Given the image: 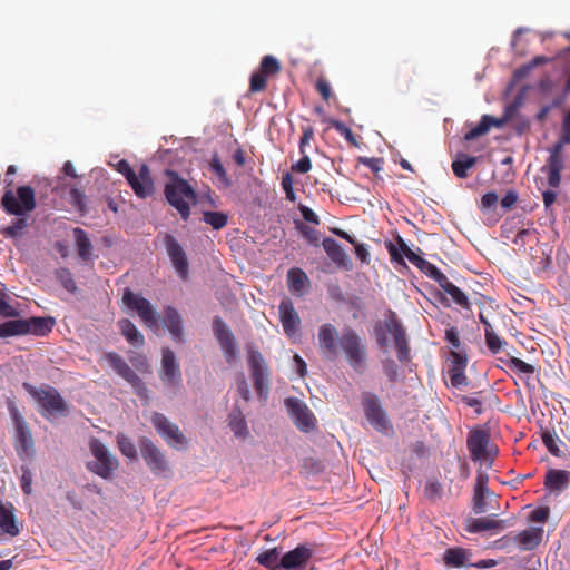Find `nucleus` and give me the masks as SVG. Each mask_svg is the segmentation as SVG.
I'll return each mask as SVG.
<instances>
[{"label": "nucleus", "instance_id": "obj_38", "mask_svg": "<svg viewBox=\"0 0 570 570\" xmlns=\"http://www.w3.org/2000/svg\"><path fill=\"white\" fill-rule=\"evenodd\" d=\"M29 334L45 336L52 331L55 320L52 317H30L27 318Z\"/></svg>", "mask_w": 570, "mask_h": 570}, {"label": "nucleus", "instance_id": "obj_39", "mask_svg": "<svg viewBox=\"0 0 570 570\" xmlns=\"http://www.w3.org/2000/svg\"><path fill=\"white\" fill-rule=\"evenodd\" d=\"M476 163V157L465 154H459L456 159L452 163V170L459 178H466L468 170L471 169Z\"/></svg>", "mask_w": 570, "mask_h": 570}, {"label": "nucleus", "instance_id": "obj_15", "mask_svg": "<svg viewBox=\"0 0 570 570\" xmlns=\"http://www.w3.org/2000/svg\"><path fill=\"white\" fill-rule=\"evenodd\" d=\"M542 535V528H529L517 534L509 533L507 535H503L501 539L498 540V543L500 544L501 548L518 546L522 550H533L540 544Z\"/></svg>", "mask_w": 570, "mask_h": 570}, {"label": "nucleus", "instance_id": "obj_41", "mask_svg": "<svg viewBox=\"0 0 570 570\" xmlns=\"http://www.w3.org/2000/svg\"><path fill=\"white\" fill-rule=\"evenodd\" d=\"M203 220L210 225L213 229L219 230L227 225L228 215L223 212L205 210L203 213Z\"/></svg>", "mask_w": 570, "mask_h": 570}, {"label": "nucleus", "instance_id": "obj_33", "mask_svg": "<svg viewBox=\"0 0 570 570\" xmlns=\"http://www.w3.org/2000/svg\"><path fill=\"white\" fill-rule=\"evenodd\" d=\"M397 244H399L400 249L391 242L386 246L389 249L391 259L394 262H397V263H403V255H404L413 265H416V263L420 261L421 256L415 254L401 237L397 238Z\"/></svg>", "mask_w": 570, "mask_h": 570}, {"label": "nucleus", "instance_id": "obj_6", "mask_svg": "<svg viewBox=\"0 0 570 570\" xmlns=\"http://www.w3.org/2000/svg\"><path fill=\"white\" fill-rule=\"evenodd\" d=\"M117 170L126 177L128 184L138 197L146 198L153 195L154 181L147 165H141L138 174H136L129 163L121 159L117 164Z\"/></svg>", "mask_w": 570, "mask_h": 570}, {"label": "nucleus", "instance_id": "obj_58", "mask_svg": "<svg viewBox=\"0 0 570 570\" xmlns=\"http://www.w3.org/2000/svg\"><path fill=\"white\" fill-rule=\"evenodd\" d=\"M490 495L491 494H488V493H474L473 494L472 509H473L474 513L481 514V513L487 512L488 508H487L485 498L490 497Z\"/></svg>", "mask_w": 570, "mask_h": 570}, {"label": "nucleus", "instance_id": "obj_47", "mask_svg": "<svg viewBox=\"0 0 570 570\" xmlns=\"http://www.w3.org/2000/svg\"><path fill=\"white\" fill-rule=\"evenodd\" d=\"M313 138H314L313 128L309 126L305 127L303 130V134L299 138V144H298L301 156L309 155L313 151V149H314V146L312 144Z\"/></svg>", "mask_w": 570, "mask_h": 570}, {"label": "nucleus", "instance_id": "obj_37", "mask_svg": "<svg viewBox=\"0 0 570 570\" xmlns=\"http://www.w3.org/2000/svg\"><path fill=\"white\" fill-rule=\"evenodd\" d=\"M29 334V327L26 320H12L0 324V337H11Z\"/></svg>", "mask_w": 570, "mask_h": 570}, {"label": "nucleus", "instance_id": "obj_54", "mask_svg": "<svg viewBox=\"0 0 570 570\" xmlns=\"http://www.w3.org/2000/svg\"><path fill=\"white\" fill-rule=\"evenodd\" d=\"M312 168V161L309 155H303L297 161H294L291 166L292 174H306Z\"/></svg>", "mask_w": 570, "mask_h": 570}, {"label": "nucleus", "instance_id": "obj_44", "mask_svg": "<svg viewBox=\"0 0 570 570\" xmlns=\"http://www.w3.org/2000/svg\"><path fill=\"white\" fill-rule=\"evenodd\" d=\"M117 444H118V449L122 455L127 456L130 460L137 459L136 445L132 443V441L128 436H126L124 434H119L117 436Z\"/></svg>", "mask_w": 570, "mask_h": 570}, {"label": "nucleus", "instance_id": "obj_43", "mask_svg": "<svg viewBox=\"0 0 570 570\" xmlns=\"http://www.w3.org/2000/svg\"><path fill=\"white\" fill-rule=\"evenodd\" d=\"M507 366L518 373V374H525V375H532L535 373V367L524 361H522L521 358H518V357H514V356H511L507 362H505Z\"/></svg>", "mask_w": 570, "mask_h": 570}, {"label": "nucleus", "instance_id": "obj_8", "mask_svg": "<svg viewBox=\"0 0 570 570\" xmlns=\"http://www.w3.org/2000/svg\"><path fill=\"white\" fill-rule=\"evenodd\" d=\"M247 363L257 394L266 400L269 390V372L265 360L258 351L249 347Z\"/></svg>", "mask_w": 570, "mask_h": 570}, {"label": "nucleus", "instance_id": "obj_62", "mask_svg": "<svg viewBox=\"0 0 570 570\" xmlns=\"http://www.w3.org/2000/svg\"><path fill=\"white\" fill-rule=\"evenodd\" d=\"M21 489L24 494H30L32 491L31 483H32V473L28 468H22V475H21Z\"/></svg>", "mask_w": 570, "mask_h": 570}, {"label": "nucleus", "instance_id": "obj_57", "mask_svg": "<svg viewBox=\"0 0 570 570\" xmlns=\"http://www.w3.org/2000/svg\"><path fill=\"white\" fill-rule=\"evenodd\" d=\"M415 266L431 279H434L436 275L441 272L434 264L430 263L429 261L422 257L420 258Z\"/></svg>", "mask_w": 570, "mask_h": 570}, {"label": "nucleus", "instance_id": "obj_23", "mask_svg": "<svg viewBox=\"0 0 570 570\" xmlns=\"http://www.w3.org/2000/svg\"><path fill=\"white\" fill-rule=\"evenodd\" d=\"M386 330L393 336L397 358L400 362L410 360V348L407 345L406 334L402 324L394 317V315L386 322Z\"/></svg>", "mask_w": 570, "mask_h": 570}, {"label": "nucleus", "instance_id": "obj_24", "mask_svg": "<svg viewBox=\"0 0 570 570\" xmlns=\"http://www.w3.org/2000/svg\"><path fill=\"white\" fill-rule=\"evenodd\" d=\"M495 514L476 519H469L465 524V531L469 533H480L484 531H501L505 528V521L495 518Z\"/></svg>", "mask_w": 570, "mask_h": 570}, {"label": "nucleus", "instance_id": "obj_48", "mask_svg": "<svg viewBox=\"0 0 570 570\" xmlns=\"http://www.w3.org/2000/svg\"><path fill=\"white\" fill-rule=\"evenodd\" d=\"M301 326V318L293 304L287 301V336H293Z\"/></svg>", "mask_w": 570, "mask_h": 570}, {"label": "nucleus", "instance_id": "obj_7", "mask_svg": "<svg viewBox=\"0 0 570 570\" xmlns=\"http://www.w3.org/2000/svg\"><path fill=\"white\" fill-rule=\"evenodd\" d=\"M124 305L136 312L141 322L149 328H156L158 324V313L151 303L141 295L126 288L122 295Z\"/></svg>", "mask_w": 570, "mask_h": 570}, {"label": "nucleus", "instance_id": "obj_3", "mask_svg": "<svg viewBox=\"0 0 570 570\" xmlns=\"http://www.w3.org/2000/svg\"><path fill=\"white\" fill-rule=\"evenodd\" d=\"M169 181L165 185V196L167 202L175 207L184 220L190 215V203L196 200V193L193 187L177 173L167 170Z\"/></svg>", "mask_w": 570, "mask_h": 570}, {"label": "nucleus", "instance_id": "obj_40", "mask_svg": "<svg viewBox=\"0 0 570 570\" xmlns=\"http://www.w3.org/2000/svg\"><path fill=\"white\" fill-rule=\"evenodd\" d=\"M295 229L313 246L320 245V232L314 227L304 224L301 219L293 217Z\"/></svg>", "mask_w": 570, "mask_h": 570}, {"label": "nucleus", "instance_id": "obj_17", "mask_svg": "<svg viewBox=\"0 0 570 570\" xmlns=\"http://www.w3.org/2000/svg\"><path fill=\"white\" fill-rule=\"evenodd\" d=\"M282 66L279 61L273 56H265L258 70L254 71L249 80V91L261 92L266 88V81L281 72Z\"/></svg>", "mask_w": 570, "mask_h": 570}, {"label": "nucleus", "instance_id": "obj_60", "mask_svg": "<svg viewBox=\"0 0 570 570\" xmlns=\"http://www.w3.org/2000/svg\"><path fill=\"white\" fill-rule=\"evenodd\" d=\"M210 169L213 170V173H215L218 178L225 183L226 185H229V180L227 178V174H226V170L223 166V164L220 163V160L217 158V157H214L210 161Z\"/></svg>", "mask_w": 570, "mask_h": 570}, {"label": "nucleus", "instance_id": "obj_52", "mask_svg": "<svg viewBox=\"0 0 570 570\" xmlns=\"http://www.w3.org/2000/svg\"><path fill=\"white\" fill-rule=\"evenodd\" d=\"M444 338L450 345L451 352L462 350L460 334L455 326H451L445 330Z\"/></svg>", "mask_w": 570, "mask_h": 570}, {"label": "nucleus", "instance_id": "obj_14", "mask_svg": "<svg viewBox=\"0 0 570 570\" xmlns=\"http://www.w3.org/2000/svg\"><path fill=\"white\" fill-rule=\"evenodd\" d=\"M564 144L559 139L549 148V157L547 164L542 167V171L547 173L548 185L551 188H558L561 184V173L564 169Z\"/></svg>", "mask_w": 570, "mask_h": 570}, {"label": "nucleus", "instance_id": "obj_36", "mask_svg": "<svg viewBox=\"0 0 570 570\" xmlns=\"http://www.w3.org/2000/svg\"><path fill=\"white\" fill-rule=\"evenodd\" d=\"M257 561L259 564L272 570L285 569V554L281 556L277 549L264 551L257 557Z\"/></svg>", "mask_w": 570, "mask_h": 570}, {"label": "nucleus", "instance_id": "obj_50", "mask_svg": "<svg viewBox=\"0 0 570 570\" xmlns=\"http://www.w3.org/2000/svg\"><path fill=\"white\" fill-rule=\"evenodd\" d=\"M465 368H462L460 366L450 365V368L448 371L449 379L454 387H461L468 385V379L464 374Z\"/></svg>", "mask_w": 570, "mask_h": 570}, {"label": "nucleus", "instance_id": "obj_27", "mask_svg": "<svg viewBox=\"0 0 570 570\" xmlns=\"http://www.w3.org/2000/svg\"><path fill=\"white\" fill-rule=\"evenodd\" d=\"M287 284L291 293L298 297L306 295L311 288L307 274L298 267L287 271Z\"/></svg>", "mask_w": 570, "mask_h": 570}, {"label": "nucleus", "instance_id": "obj_28", "mask_svg": "<svg viewBox=\"0 0 570 570\" xmlns=\"http://www.w3.org/2000/svg\"><path fill=\"white\" fill-rule=\"evenodd\" d=\"M472 552L461 547L449 548L444 551L442 560L449 568L470 567Z\"/></svg>", "mask_w": 570, "mask_h": 570}, {"label": "nucleus", "instance_id": "obj_10", "mask_svg": "<svg viewBox=\"0 0 570 570\" xmlns=\"http://www.w3.org/2000/svg\"><path fill=\"white\" fill-rule=\"evenodd\" d=\"M138 445L144 461L155 475H166L169 472V464L164 452L151 440L142 438Z\"/></svg>", "mask_w": 570, "mask_h": 570}, {"label": "nucleus", "instance_id": "obj_34", "mask_svg": "<svg viewBox=\"0 0 570 570\" xmlns=\"http://www.w3.org/2000/svg\"><path fill=\"white\" fill-rule=\"evenodd\" d=\"M117 325L129 344L134 346L144 345V335L138 331L136 325L130 320L121 318L118 321Z\"/></svg>", "mask_w": 570, "mask_h": 570}, {"label": "nucleus", "instance_id": "obj_20", "mask_svg": "<svg viewBox=\"0 0 570 570\" xmlns=\"http://www.w3.org/2000/svg\"><path fill=\"white\" fill-rule=\"evenodd\" d=\"M315 544H298L291 551H287V570H313V556Z\"/></svg>", "mask_w": 570, "mask_h": 570}, {"label": "nucleus", "instance_id": "obj_56", "mask_svg": "<svg viewBox=\"0 0 570 570\" xmlns=\"http://www.w3.org/2000/svg\"><path fill=\"white\" fill-rule=\"evenodd\" d=\"M315 89L322 96L324 101H328L332 98L331 85L324 77L316 79Z\"/></svg>", "mask_w": 570, "mask_h": 570}, {"label": "nucleus", "instance_id": "obj_61", "mask_svg": "<svg viewBox=\"0 0 570 570\" xmlns=\"http://www.w3.org/2000/svg\"><path fill=\"white\" fill-rule=\"evenodd\" d=\"M498 200H499V197H498L497 193L489 191L482 196L481 203H480V208L482 210L490 209L498 204Z\"/></svg>", "mask_w": 570, "mask_h": 570}, {"label": "nucleus", "instance_id": "obj_49", "mask_svg": "<svg viewBox=\"0 0 570 570\" xmlns=\"http://www.w3.org/2000/svg\"><path fill=\"white\" fill-rule=\"evenodd\" d=\"M485 344L492 354H498L507 344L504 340L499 337L493 331L485 328Z\"/></svg>", "mask_w": 570, "mask_h": 570}, {"label": "nucleus", "instance_id": "obj_31", "mask_svg": "<svg viewBox=\"0 0 570 570\" xmlns=\"http://www.w3.org/2000/svg\"><path fill=\"white\" fill-rule=\"evenodd\" d=\"M503 124H504L503 119H498V118H494L489 115H483L481 117L480 122L475 127H473L472 129H470L469 131H466L464 134V139L466 141L474 140L478 137L485 135L491 129V127L499 128Z\"/></svg>", "mask_w": 570, "mask_h": 570}, {"label": "nucleus", "instance_id": "obj_46", "mask_svg": "<svg viewBox=\"0 0 570 570\" xmlns=\"http://www.w3.org/2000/svg\"><path fill=\"white\" fill-rule=\"evenodd\" d=\"M452 299L453 303H455L458 306H460L463 309H470L471 304L465 295L456 285L452 284L445 292Z\"/></svg>", "mask_w": 570, "mask_h": 570}, {"label": "nucleus", "instance_id": "obj_4", "mask_svg": "<svg viewBox=\"0 0 570 570\" xmlns=\"http://www.w3.org/2000/svg\"><path fill=\"white\" fill-rule=\"evenodd\" d=\"M23 387L39 403L42 409L41 414L45 417L68 415V404L55 387L45 386L37 389L29 383H24Z\"/></svg>", "mask_w": 570, "mask_h": 570}, {"label": "nucleus", "instance_id": "obj_12", "mask_svg": "<svg viewBox=\"0 0 570 570\" xmlns=\"http://www.w3.org/2000/svg\"><path fill=\"white\" fill-rule=\"evenodd\" d=\"M151 423L169 446L176 449L186 446L187 440L184 433L177 424L171 423L164 414L155 412L151 416Z\"/></svg>", "mask_w": 570, "mask_h": 570}, {"label": "nucleus", "instance_id": "obj_2", "mask_svg": "<svg viewBox=\"0 0 570 570\" xmlns=\"http://www.w3.org/2000/svg\"><path fill=\"white\" fill-rule=\"evenodd\" d=\"M0 206L7 214L18 217L2 229V235L7 238L20 237L29 225L26 215L37 206L35 189L31 186H19L16 193L12 189H6Z\"/></svg>", "mask_w": 570, "mask_h": 570}, {"label": "nucleus", "instance_id": "obj_59", "mask_svg": "<svg viewBox=\"0 0 570 570\" xmlns=\"http://www.w3.org/2000/svg\"><path fill=\"white\" fill-rule=\"evenodd\" d=\"M489 476L485 472H478L475 485H474V493H488L492 494V492L488 488Z\"/></svg>", "mask_w": 570, "mask_h": 570}, {"label": "nucleus", "instance_id": "obj_16", "mask_svg": "<svg viewBox=\"0 0 570 570\" xmlns=\"http://www.w3.org/2000/svg\"><path fill=\"white\" fill-rule=\"evenodd\" d=\"M11 416L16 429L14 448L19 456H31L35 452L31 431L16 407L11 410Z\"/></svg>", "mask_w": 570, "mask_h": 570}, {"label": "nucleus", "instance_id": "obj_21", "mask_svg": "<svg viewBox=\"0 0 570 570\" xmlns=\"http://www.w3.org/2000/svg\"><path fill=\"white\" fill-rule=\"evenodd\" d=\"M164 244L166 246L168 256L178 274V276L181 279L188 278V261L185 250L180 246V244L177 242V239L173 236L167 234L164 238Z\"/></svg>", "mask_w": 570, "mask_h": 570}, {"label": "nucleus", "instance_id": "obj_55", "mask_svg": "<svg viewBox=\"0 0 570 570\" xmlns=\"http://www.w3.org/2000/svg\"><path fill=\"white\" fill-rule=\"evenodd\" d=\"M383 372L390 382L394 383L399 380V367L393 360L386 358L383 361Z\"/></svg>", "mask_w": 570, "mask_h": 570}, {"label": "nucleus", "instance_id": "obj_51", "mask_svg": "<svg viewBox=\"0 0 570 570\" xmlns=\"http://www.w3.org/2000/svg\"><path fill=\"white\" fill-rule=\"evenodd\" d=\"M56 276L63 288H66L68 292L73 293L77 289L72 274L68 268H59L56 272Z\"/></svg>", "mask_w": 570, "mask_h": 570}, {"label": "nucleus", "instance_id": "obj_63", "mask_svg": "<svg viewBox=\"0 0 570 570\" xmlns=\"http://www.w3.org/2000/svg\"><path fill=\"white\" fill-rule=\"evenodd\" d=\"M549 507H540L534 509L530 514V520L533 522H546L549 518Z\"/></svg>", "mask_w": 570, "mask_h": 570}, {"label": "nucleus", "instance_id": "obj_25", "mask_svg": "<svg viewBox=\"0 0 570 570\" xmlns=\"http://www.w3.org/2000/svg\"><path fill=\"white\" fill-rule=\"evenodd\" d=\"M322 246L327 254V256L331 258V261L336 264L338 267L351 269L352 268V262L348 257V255L345 253L343 247L338 242H336L334 238L326 237L322 242Z\"/></svg>", "mask_w": 570, "mask_h": 570}, {"label": "nucleus", "instance_id": "obj_5", "mask_svg": "<svg viewBox=\"0 0 570 570\" xmlns=\"http://www.w3.org/2000/svg\"><path fill=\"white\" fill-rule=\"evenodd\" d=\"M89 449L95 456V461L87 464L88 470L102 479H110L119 465L117 458L97 438L90 439Z\"/></svg>", "mask_w": 570, "mask_h": 570}, {"label": "nucleus", "instance_id": "obj_26", "mask_svg": "<svg viewBox=\"0 0 570 570\" xmlns=\"http://www.w3.org/2000/svg\"><path fill=\"white\" fill-rule=\"evenodd\" d=\"M544 488L551 493L559 494L570 484V471L560 469L548 470L544 478Z\"/></svg>", "mask_w": 570, "mask_h": 570}, {"label": "nucleus", "instance_id": "obj_19", "mask_svg": "<svg viewBox=\"0 0 570 570\" xmlns=\"http://www.w3.org/2000/svg\"><path fill=\"white\" fill-rule=\"evenodd\" d=\"M159 376L163 383L171 389H178L181 385V372L176 360L175 353L166 347L161 351V368Z\"/></svg>", "mask_w": 570, "mask_h": 570}, {"label": "nucleus", "instance_id": "obj_18", "mask_svg": "<svg viewBox=\"0 0 570 570\" xmlns=\"http://www.w3.org/2000/svg\"><path fill=\"white\" fill-rule=\"evenodd\" d=\"M213 332L220 345V348L223 350L226 362L229 364L233 363L237 355V345L232 331L222 317H214Z\"/></svg>", "mask_w": 570, "mask_h": 570}, {"label": "nucleus", "instance_id": "obj_42", "mask_svg": "<svg viewBox=\"0 0 570 570\" xmlns=\"http://www.w3.org/2000/svg\"><path fill=\"white\" fill-rule=\"evenodd\" d=\"M424 497L430 502L434 503L442 498L443 487L436 479H429L424 485Z\"/></svg>", "mask_w": 570, "mask_h": 570}, {"label": "nucleus", "instance_id": "obj_45", "mask_svg": "<svg viewBox=\"0 0 570 570\" xmlns=\"http://www.w3.org/2000/svg\"><path fill=\"white\" fill-rule=\"evenodd\" d=\"M542 442L547 450L554 456H562V452L559 448L560 439L550 431H544L541 435Z\"/></svg>", "mask_w": 570, "mask_h": 570}, {"label": "nucleus", "instance_id": "obj_35", "mask_svg": "<svg viewBox=\"0 0 570 570\" xmlns=\"http://www.w3.org/2000/svg\"><path fill=\"white\" fill-rule=\"evenodd\" d=\"M229 428L233 431L234 435L239 439H245L248 436L249 431L247 428V423L245 416L238 407H234L228 415Z\"/></svg>", "mask_w": 570, "mask_h": 570}, {"label": "nucleus", "instance_id": "obj_13", "mask_svg": "<svg viewBox=\"0 0 570 570\" xmlns=\"http://www.w3.org/2000/svg\"><path fill=\"white\" fill-rule=\"evenodd\" d=\"M362 405L367 421L376 431L385 433L392 429L387 415L382 409L376 395L365 393L362 399Z\"/></svg>", "mask_w": 570, "mask_h": 570}, {"label": "nucleus", "instance_id": "obj_64", "mask_svg": "<svg viewBox=\"0 0 570 570\" xmlns=\"http://www.w3.org/2000/svg\"><path fill=\"white\" fill-rule=\"evenodd\" d=\"M298 208H299L302 217L305 222L315 224V225L320 224L318 216L309 207L301 204Z\"/></svg>", "mask_w": 570, "mask_h": 570}, {"label": "nucleus", "instance_id": "obj_9", "mask_svg": "<svg viewBox=\"0 0 570 570\" xmlns=\"http://www.w3.org/2000/svg\"><path fill=\"white\" fill-rule=\"evenodd\" d=\"M105 360L112 367V370L134 389L135 393L140 399L148 397V390L142 380L131 370L126 361L116 352H108L105 354Z\"/></svg>", "mask_w": 570, "mask_h": 570}, {"label": "nucleus", "instance_id": "obj_32", "mask_svg": "<svg viewBox=\"0 0 570 570\" xmlns=\"http://www.w3.org/2000/svg\"><path fill=\"white\" fill-rule=\"evenodd\" d=\"M73 236H75V244L78 252L79 257L83 262H92L94 259V246L91 240L88 237V234L77 227L73 229Z\"/></svg>", "mask_w": 570, "mask_h": 570}, {"label": "nucleus", "instance_id": "obj_30", "mask_svg": "<svg viewBox=\"0 0 570 570\" xmlns=\"http://www.w3.org/2000/svg\"><path fill=\"white\" fill-rule=\"evenodd\" d=\"M164 324L168 328L171 337L177 343L183 342V320L180 314L174 307H167L165 309Z\"/></svg>", "mask_w": 570, "mask_h": 570}, {"label": "nucleus", "instance_id": "obj_1", "mask_svg": "<svg viewBox=\"0 0 570 570\" xmlns=\"http://www.w3.org/2000/svg\"><path fill=\"white\" fill-rule=\"evenodd\" d=\"M318 345L325 357L334 360L342 352L354 371L357 373L365 371L366 346L355 330L345 327L338 335L335 326L323 324L318 330Z\"/></svg>", "mask_w": 570, "mask_h": 570}, {"label": "nucleus", "instance_id": "obj_22", "mask_svg": "<svg viewBox=\"0 0 570 570\" xmlns=\"http://www.w3.org/2000/svg\"><path fill=\"white\" fill-rule=\"evenodd\" d=\"M490 440V433L484 429L475 428L469 432L466 446L472 461H482L483 453L488 448Z\"/></svg>", "mask_w": 570, "mask_h": 570}, {"label": "nucleus", "instance_id": "obj_29", "mask_svg": "<svg viewBox=\"0 0 570 570\" xmlns=\"http://www.w3.org/2000/svg\"><path fill=\"white\" fill-rule=\"evenodd\" d=\"M0 529L11 537L20 533L16 522L14 507L10 502H7L6 505H0Z\"/></svg>", "mask_w": 570, "mask_h": 570}, {"label": "nucleus", "instance_id": "obj_11", "mask_svg": "<svg viewBox=\"0 0 570 570\" xmlns=\"http://www.w3.org/2000/svg\"><path fill=\"white\" fill-rule=\"evenodd\" d=\"M287 410L295 426L303 433H311L317 428V419L301 400L287 397Z\"/></svg>", "mask_w": 570, "mask_h": 570}, {"label": "nucleus", "instance_id": "obj_53", "mask_svg": "<svg viewBox=\"0 0 570 570\" xmlns=\"http://www.w3.org/2000/svg\"><path fill=\"white\" fill-rule=\"evenodd\" d=\"M70 204L79 212H86V195L80 189L72 187L69 191Z\"/></svg>", "mask_w": 570, "mask_h": 570}]
</instances>
